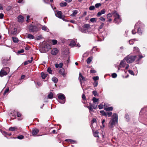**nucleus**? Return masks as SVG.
Returning a JSON list of instances; mask_svg holds the SVG:
<instances>
[{"label": "nucleus", "mask_w": 147, "mask_h": 147, "mask_svg": "<svg viewBox=\"0 0 147 147\" xmlns=\"http://www.w3.org/2000/svg\"><path fill=\"white\" fill-rule=\"evenodd\" d=\"M118 122V115L116 113H114L109 123L108 127L110 128L113 129Z\"/></svg>", "instance_id": "f257e3e1"}, {"label": "nucleus", "mask_w": 147, "mask_h": 147, "mask_svg": "<svg viewBox=\"0 0 147 147\" xmlns=\"http://www.w3.org/2000/svg\"><path fill=\"white\" fill-rule=\"evenodd\" d=\"M137 57L136 56H128L125 58V60H126L128 63H130L133 62L135 60H136Z\"/></svg>", "instance_id": "f03ea898"}, {"label": "nucleus", "mask_w": 147, "mask_h": 147, "mask_svg": "<svg viewBox=\"0 0 147 147\" xmlns=\"http://www.w3.org/2000/svg\"><path fill=\"white\" fill-rule=\"evenodd\" d=\"M90 27V25L89 24H85L82 27L80 30L82 33H87L88 32V29Z\"/></svg>", "instance_id": "7ed1b4c3"}, {"label": "nucleus", "mask_w": 147, "mask_h": 147, "mask_svg": "<svg viewBox=\"0 0 147 147\" xmlns=\"http://www.w3.org/2000/svg\"><path fill=\"white\" fill-rule=\"evenodd\" d=\"M58 98L59 100V102L61 103L64 104L65 103V95L62 94H60L58 96Z\"/></svg>", "instance_id": "20e7f679"}, {"label": "nucleus", "mask_w": 147, "mask_h": 147, "mask_svg": "<svg viewBox=\"0 0 147 147\" xmlns=\"http://www.w3.org/2000/svg\"><path fill=\"white\" fill-rule=\"evenodd\" d=\"M29 30L31 32H36L38 30V27L35 25L31 24L29 26Z\"/></svg>", "instance_id": "39448f33"}, {"label": "nucleus", "mask_w": 147, "mask_h": 147, "mask_svg": "<svg viewBox=\"0 0 147 147\" xmlns=\"http://www.w3.org/2000/svg\"><path fill=\"white\" fill-rule=\"evenodd\" d=\"M55 15L57 17L59 18H61L62 19L64 18V17L62 15V12L60 11H56L55 13Z\"/></svg>", "instance_id": "423d86ee"}, {"label": "nucleus", "mask_w": 147, "mask_h": 147, "mask_svg": "<svg viewBox=\"0 0 147 147\" xmlns=\"http://www.w3.org/2000/svg\"><path fill=\"white\" fill-rule=\"evenodd\" d=\"M38 129L36 128H35L32 130V134L33 136H35L38 133Z\"/></svg>", "instance_id": "0eeeda50"}, {"label": "nucleus", "mask_w": 147, "mask_h": 147, "mask_svg": "<svg viewBox=\"0 0 147 147\" xmlns=\"http://www.w3.org/2000/svg\"><path fill=\"white\" fill-rule=\"evenodd\" d=\"M113 15V16L115 17V20L117 18H119L120 17L119 15L117 13V11L114 10L112 11Z\"/></svg>", "instance_id": "6e6552de"}, {"label": "nucleus", "mask_w": 147, "mask_h": 147, "mask_svg": "<svg viewBox=\"0 0 147 147\" xmlns=\"http://www.w3.org/2000/svg\"><path fill=\"white\" fill-rule=\"evenodd\" d=\"M58 52V50L56 48H53L51 51V53L53 55H55L57 54Z\"/></svg>", "instance_id": "1a4fd4ad"}, {"label": "nucleus", "mask_w": 147, "mask_h": 147, "mask_svg": "<svg viewBox=\"0 0 147 147\" xmlns=\"http://www.w3.org/2000/svg\"><path fill=\"white\" fill-rule=\"evenodd\" d=\"M3 69H2L0 72V76L3 77L7 75V72L5 71Z\"/></svg>", "instance_id": "9d476101"}, {"label": "nucleus", "mask_w": 147, "mask_h": 147, "mask_svg": "<svg viewBox=\"0 0 147 147\" xmlns=\"http://www.w3.org/2000/svg\"><path fill=\"white\" fill-rule=\"evenodd\" d=\"M79 79L81 84L82 83V80L83 81L86 80L85 78L82 75L81 73H80L79 74Z\"/></svg>", "instance_id": "9b49d317"}, {"label": "nucleus", "mask_w": 147, "mask_h": 147, "mask_svg": "<svg viewBox=\"0 0 147 147\" xmlns=\"http://www.w3.org/2000/svg\"><path fill=\"white\" fill-rule=\"evenodd\" d=\"M87 107L89 109L90 112L91 111L92 112H94L93 108V105L91 103H90L89 105L87 106Z\"/></svg>", "instance_id": "f8f14e48"}, {"label": "nucleus", "mask_w": 147, "mask_h": 147, "mask_svg": "<svg viewBox=\"0 0 147 147\" xmlns=\"http://www.w3.org/2000/svg\"><path fill=\"white\" fill-rule=\"evenodd\" d=\"M126 60H125V58L123 59V61H122L120 63V67H124L126 64L125 61Z\"/></svg>", "instance_id": "ddd939ff"}, {"label": "nucleus", "mask_w": 147, "mask_h": 147, "mask_svg": "<svg viewBox=\"0 0 147 147\" xmlns=\"http://www.w3.org/2000/svg\"><path fill=\"white\" fill-rule=\"evenodd\" d=\"M106 12L105 10V9H103L100 12H98L97 14V16L98 17H99L100 16L103 14L105 13Z\"/></svg>", "instance_id": "4468645a"}, {"label": "nucleus", "mask_w": 147, "mask_h": 147, "mask_svg": "<svg viewBox=\"0 0 147 147\" xmlns=\"http://www.w3.org/2000/svg\"><path fill=\"white\" fill-rule=\"evenodd\" d=\"M59 73L64 77H65L66 76V73L65 72L64 69L62 68L60 69L59 71Z\"/></svg>", "instance_id": "2eb2a0df"}, {"label": "nucleus", "mask_w": 147, "mask_h": 147, "mask_svg": "<svg viewBox=\"0 0 147 147\" xmlns=\"http://www.w3.org/2000/svg\"><path fill=\"white\" fill-rule=\"evenodd\" d=\"M18 21L19 22H22L24 20V17L22 16H19L18 17Z\"/></svg>", "instance_id": "dca6fc26"}, {"label": "nucleus", "mask_w": 147, "mask_h": 147, "mask_svg": "<svg viewBox=\"0 0 147 147\" xmlns=\"http://www.w3.org/2000/svg\"><path fill=\"white\" fill-rule=\"evenodd\" d=\"M11 33L12 35H16L17 34V29L16 28H14L13 30L11 31Z\"/></svg>", "instance_id": "f3484780"}, {"label": "nucleus", "mask_w": 147, "mask_h": 147, "mask_svg": "<svg viewBox=\"0 0 147 147\" xmlns=\"http://www.w3.org/2000/svg\"><path fill=\"white\" fill-rule=\"evenodd\" d=\"M93 132V135L95 137H97L99 138V136L98 135V132L97 130L95 131L94 130H92Z\"/></svg>", "instance_id": "a211bd4d"}, {"label": "nucleus", "mask_w": 147, "mask_h": 147, "mask_svg": "<svg viewBox=\"0 0 147 147\" xmlns=\"http://www.w3.org/2000/svg\"><path fill=\"white\" fill-rule=\"evenodd\" d=\"M114 22L115 23L118 24L121 22V19L120 17H119V18H117L115 20L114 19Z\"/></svg>", "instance_id": "6ab92c4d"}, {"label": "nucleus", "mask_w": 147, "mask_h": 147, "mask_svg": "<svg viewBox=\"0 0 147 147\" xmlns=\"http://www.w3.org/2000/svg\"><path fill=\"white\" fill-rule=\"evenodd\" d=\"M41 75L42 78L43 79H45L48 76L47 74H46L43 72L41 73Z\"/></svg>", "instance_id": "aec40b11"}, {"label": "nucleus", "mask_w": 147, "mask_h": 147, "mask_svg": "<svg viewBox=\"0 0 147 147\" xmlns=\"http://www.w3.org/2000/svg\"><path fill=\"white\" fill-rule=\"evenodd\" d=\"M136 56L137 57L136 58V60L137 61H140L141 59L144 57L142 55H139L138 56Z\"/></svg>", "instance_id": "412c9836"}, {"label": "nucleus", "mask_w": 147, "mask_h": 147, "mask_svg": "<svg viewBox=\"0 0 147 147\" xmlns=\"http://www.w3.org/2000/svg\"><path fill=\"white\" fill-rule=\"evenodd\" d=\"M104 110L106 111H112L113 110V108L111 107H105Z\"/></svg>", "instance_id": "4be33fe9"}, {"label": "nucleus", "mask_w": 147, "mask_h": 147, "mask_svg": "<svg viewBox=\"0 0 147 147\" xmlns=\"http://www.w3.org/2000/svg\"><path fill=\"white\" fill-rule=\"evenodd\" d=\"M12 40L13 41L16 43L18 42L19 41L18 38L16 37H13Z\"/></svg>", "instance_id": "5701e85b"}, {"label": "nucleus", "mask_w": 147, "mask_h": 147, "mask_svg": "<svg viewBox=\"0 0 147 147\" xmlns=\"http://www.w3.org/2000/svg\"><path fill=\"white\" fill-rule=\"evenodd\" d=\"M55 67L56 68H61L63 66V63H60L59 64H55Z\"/></svg>", "instance_id": "b1692460"}, {"label": "nucleus", "mask_w": 147, "mask_h": 147, "mask_svg": "<svg viewBox=\"0 0 147 147\" xmlns=\"http://www.w3.org/2000/svg\"><path fill=\"white\" fill-rule=\"evenodd\" d=\"M27 38L30 39H34V37L32 34H28V36H27Z\"/></svg>", "instance_id": "393cba45"}, {"label": "nucleus", "mask_w": 147, "mask_h": 147, "mask_svg": "<svg viewBox=\"0 0 147 147\" xmlns=\"http://www.w3.org/2000/svg\"><path fill=\"white\" fill-rule=\"evenodd\" d=\"M76 45V43L74 41H71L69 44V46L72 47Z\"/></svg>", "instance_id": "a878e982"}, {"label": "nucleus", "mask_w": 147, "mask_h": 147, "mask_svg": "<svg viewBox=\"0 0 147 147\" xmlns=\"http://www.w3.org/2000/svg\"><path fill=\"white\" fill-rule=\"evenodd\" d=\"M92 57H90L88 58L87 60L86 61L87 63L88 64H89L92 61Z\"/></svg>", "instance_id": "bb28decb"}, {"label": "nucleus", "mask_w": 147, "mask_h": 147, "mask_svg": "<svg viewBox=\"0 0 147 147\" xmlns=\"http://www.w3.org/2000/svg\"><path fill=\"white\" fill-rule=\"evenodd\" d=\"M78 12L77 10H75L73 11L71 15V16H75V15L77 14Z\"/></svg>", "instance_id": "cd10ccee"}, {"label": "nucleus", "mask_w": 147, "mask_h": 147, "mask_svg": "<svg viewBox=\"0 0 147 147\" xmlns=\"http://www.w3.org/2000/svg\"><path fill=\"white\" fill-rule=\"evenodd\" d=\"M52 80L54 82V83L55 84H56L58 82V79L56 77H53L52 78Z\"/></svg>", "instance_id": "c85d7f7f"}, {"label": "nucleus", "mask_w": 147, "mask_h": 147, "mask_svg": "<svg viewBox=\"0 0 147 147\" xmlns=\"http://www.w3.org/2000/svg\"><path fill=\"white\" fill-rule=\"evenodd\" d=\"M53 94L52 92H50L48 95V97L49 99H52L53 98Z\"/></svg>", "instance_id": "c756f323"}, {"label": "nucleus", "mask_w": 147, "mask_h": 147, "mask_svg": "<svg viewBox=\"0 0 147 147\" xmlns=\"http://www.w3.org/2000/svg\"><path fill=\"white\" fill-rule=\"evenodd\" d=\"M42 29L43 30L45 31H47V32H48L49 30V29L47 28V27L45 26H43L42 28Z\"/></svg>", "instance_id": "7c9ffc66"}, {"label": "nucleus", "mask_w": 147, "mask_h": 147, "mask_svg": "<svg viewBox=\"0 0 147 147\" xmlns=\"http://www.w3.org/2000/svg\"><path fill=\"white\" fill-rule=\"evenodd\" d=\"M17 128L16 127H11L9 128V130L11 131H15L16 129H17Z\"/></svg>", "instance_id": "2f4dec72"}, {"label": "nucleus", "mask_w": 147, "mask_h": 147, "mask_svg": "<svg viewBox=\"0 0 147 147\" xmlns=\"http://www.w3.org/2000/svg\"><path fill=\"white\" fill-rule=\"evenodd\" d=\"M67 3L66 2L61 3L60 4V6L61 7H65L67 5Z\"/></svg>", "instance_id": "473e14b6"}, {"label": "nucleus", "mask_w": 147, "mask_h": 147, "mask_svg": "<svg viewBox=\"0 0 147 147\" xmlns=\"http://www.w3.org/2000/svg\"><path fill=\"white\" fill-rule=\"evenodd\" d=\"M113 15L112 12L111 13H109L107 15V19L110 18Z\"/></svg>", "instance_id": "72a5a7b5"}, {"label": "nucleus", "mask_w": 147, "mask_h": 147, "mask_svg": "<svg viewBox=\"0 0 147 147\" xmlns=\"http://www.w3.org/2000/svg\"><path fill=\"white\" fill-rule=\"evenodd\" d=\"M2 63L3 66L6 65L7 63V60L5 59L3 60L2 61Z\"/></svg>", "instance_id": "f704fd0d"}, {"label": "nucleus", "mask_w": 147, "mask_h": 147, "mask_svg": "<svg viewBox=\"0 0 147 147\" xmlns=\"http://www.w3.org/2000/svg\"><path fill=\"white\" fill-rule=\"evenodd\" d=\"M100 113L103 115L107 116V114L104 111H100Z\"/></svg>", "instance_id": "c9c22d12"}, {"label": "nucleus", "mask_w": 147, "mask_h": 147, "mask_svg": "<svg viewBox=\"0 0 147 147\" xmlns=\"http://www.w3.org/2000/svg\"><path fill=\"white\" fill-rule=\"evenodd\" d=\"M97 18H92L90 19V21L92 22H96V21Z\"/></svg>", "instance_id": "e433bc0d"}, {"label": "nucleus", "mask_w": 147, "mask_h": 147, "mask_svg": "<svg viewBox=\"0 0 147 147\" xmlns=\"http://www.w3.org/2000/svg\"><path fill=\"white\" fill-rule=\"evenodd\" d=\"M139 51V49L136 47H135L134 48V51L135 52H138Z\"/></svg>", "instance_id": "4c0bfd02"}, {"label": "nucleus", "mask_w": 147, "mask_h": 147, "mask_svg": "<svg viewBox=\"0 0 147 147\" xmlns=\"http://www.w3.org/2000/svg\"><path fill=\"white\" fill-rule=\"evenodd\" d=\"M3 69H4L5 70V71H6L7 73H9V72L10 69L8 67H6L3 68Z\"/></svg>", "instance_id": "58836bf2"}, {"label": "nucleus", "mask_w": 147, "mask_h": 147, "mask_svg": "<svg viewBox=\"0 0 147 147\" xmlns=\"http://www.w3.org/2000/svg\"><path fill=\"white\" fill-rule=\"evenodd\" d=\"M137 32L140 34H142V32L140 27H139L137 29Z\"/></svg>", "instance_id": "ea45409f"}, {"label": "nucleus", "mask_w": 147, "mask_h": 147, "mask_svg": "<svg viewBox=\"0 0 147 147\" xmlns=\"http://www.w3.org/2000/svg\"><path fill=\"white\" fill-rule=\"evenodd\" d=\"M47 71L51 74H52V70H51V68L50 67L48 68L47 69Z\"/></svg>", "instance_id": "a19ab883"}, {"label": "nucleus", "mask_w": 147, "mask_h": 147, "mask_svg": "<svg viewBox=\"0 0 147 147\" xmlns=\"http://www.w3.org/2000/svg\"><path fill=\"white\" fill-rule=\"evenodd\" d=\"M9 91V88H7L5 89L3 95H5L6 94V93H7Z\"/></svg>", "instance_id": "79ce46f5"}, {"label": "nucleus", "mask_w": 147, "mask_h": 147, "mask_svg": "<svg viewBox=\"0 0 147 147\" xmlns=\"http://www.w3.org/2000/svg\"><path fill=\"white\" fill-rule=\"evenodd\" d=\"M104 105L102 104H100L98 106V107L100 109H101L103 108Z\"/></svg>", "instance_id": "37998d69"}, {"label": "nucleus", "mask_w": 147, "mask_h": 147, "mask_svg": "<svg viewBox=\"0 0 147 147\" xmlns=\"http://www.w3.org/2000/svg\"><path fill=\"white\" fill-rule=\"evenodd\" d=\"M92 100L94 102H97L98 101V99L95 97H93L92 98Z\"/></svg>", "instance_id": "c03bdc74"}, {"label": "nucleus", "mask_w": 147, "mask_h": 147, "mask_svg": "<svg viewBox=\"0 0 147 147\" xmlns=\"http://www.w3.org/2000/svg\"><path fill=\"white\" fill-rule=\"evenodd\" d=\"M53 45H55L57 43V41L56 40H52Z\"/></svg>", "instance_id": "a18cd8bd"}, {"label": "nucleus", "mask_w": 147, "mask_h": 147, "mask_svg": "<svg viewBox=\"0 0 147 147\" xmlns=\"http://www.w3.org/2000/svg\"><path fill=\"white\" fill-rule=\"evenodd\" d=\"M95 7L94 6H91L89 7V9L90 10H92L94 9Z\"/></svg>", "instance_id": "49530a36"}, {"label": "nucleus", "mask_w": 147, "mask_h": 147, "mask_svg": "<svg viewBox=\"0 0 147 147\" xmlns=\"http://www.w3.org/2000/svg\"><path fill=\"white\" fill-rule=\"evenodd\" d=\"M93 80L95 81H96L97 80H98L99 79V77L98 76H96L95 77H94L93 78Z\"/></svg>", "instance_id": "de8ad7c7"}, {"label": "nucleus", "mask_w": 147, "mask_h": 147, "mask_svg": "<svg viewBox=\"0 0 147 147\" xmlns=\"http://www.w3.org/2000/svg\"><path fill=\"white\" fill-rule=\"evenodd\" d=\"M24 136L22 135H20L17 137V138L19 139H22L24 138Z\"/></svg>", "instance_id": "09e8293b"}, {"label": "nucleus", "mask_w": 147, "mask_h": 147, "mask_svg": "<svg viewBox=\"0 0 147 147\" xmlns=\"http://www.w3.org/2000/svg\"><path fill=\"white\" fill-rule=\"evenodd\" d=\"M104 25V23L102 22L100 25L99 27V28L100 29H101L102 28Z\"/></svg>", "instance_id": "8fccbe9b"}, {"label": "nucleus", "mask_w": 147, "mask_h": 147, "mask_svg": "<svg viewBox=\"0 0 147 147\" xmlns=\"http://www.w3.org/2000/svg\"><path fill=\"white\" fill-rule=\"evenodd\" d=\"M33 57H31V60H28L27 61L28 63H30L32 62L33 60Z\"/></svg>", "instance_id": "3c124183"}, {"label": "nucleus", "mask_w": 147, "mask_h": 147, "mask_svg": "<svg viewBox=\"0 0 147 147\" xmlns=\"http://www.w3.org/2000/svg\"><path fill=\"white\" fill-rule=\"evenodd\" d=\"M112 76L113 78H116L117 76V74L115 73H113L112 74Z\"/></svg>", "instance_id": "603ef678"}, {"label": "nucleus", "mask_w": 147, "mask_h": 147, "mask_svg": "<svg viewBox=\"0 0 147 147\" xmlns=\"http://www.w3.org/2000/svg\"><path fill=\"white\" fill-rule=\"evenodd\" d=\"M98 84V82L97 81H95L93 83V85L94 87H96L97 86Z\"/></svg>", "instance_id": "864d4df0"}, {"label": "nucleus", "mask_w": 147, "mask_h": 147, "mask_svg": "<svg viewBox=\"0 0 147 147\" xmlns=\"http://www.w3.org/2000/svg\"><path fill=\"white\" fill-rule=\"evenodd\" d=\"M101 5L100 3H97L95 5V7L96 8H98Z\"/></svg>", "instance_id": "5fc2aeb1"}, {"label": "nucleus", "mask_w": 147, "mask_h": 147, "mask_svg": "<svg viewBox=\"0 0 147 147\" xmlns=\"http://www.w3.org/2000/svg\"><path fill=\"white\" fill-rule=\"evenodd\" d=\"M99 19H100V20H101V21H103V22H104V21H105V18H103V17H100V18H99Z\"/></svg>", "instance_id": "6e6d98bb"}, {"label": "nucleus", "mask_w": 147, "mask_h": 147, "mask_svg": "<svg viewBox=\"0 0 147 147\" xmlns=\"http://www.w3.org/2000/svg\"><path fill=\"white\" fill-rule=\"evenodd\" d=\"M92 93L95 96H96L97 95V92L95 90L93 91Z\"/></svg>", "instance_id": "4d7b16f0"}, {"label": "nucleus", "mask_w": 147, "mask_h": 147, "mask_svg": "<svg viewBox=\"0 0 147 147\" xmlns=\"http://www.w3.org/2000/svg\"><path fill=\"white\" fill-rule=\"evenodd\" d=\"M68 141H69L71 143H75L76 142V141H75L74 140H71V139H69V140H68Z\"/></svg>", "instance_id": "13d9d810"}, {"label": "nucleus", "mask_w": 147, "mask_h": 147, "mask_svg": "<svg viewBox=\"0 0 147 147\" xmlns=\"http://www.w3.org/2000/svg\"><path fill=\"white\" fill-rule=\"evenodd\" d=\"M82 98L83 100H86L85 96L84 94H83L82 95Z\"/></svg>", "instance_id": "bf43d9fd"}, {"label": "nucleus", "mask_w": 147, "mask_h": 147, "mask_svg": "<svg viewBox=\"0 0 147 147\" xmlns=\"http://www.w3.org/2000/svg\"><path fill=\"white\" fill-rule=\"evenodd\" d=\"M107 115H108V116L109 117H110L111 116V115H112V113L111 112H109L107 113Z\"/></svg>", "instance_id": "052dcab7"}, {"label": "nucleus", "mask_w": 147, "mask_h": 147, "mask_svg": "<svg viewBox=\"0 0 147 147\" xmlns=\"http://www.w3.org/2000/svg\"><path fill=\"white\" fill-rule=\"evenodd\" d=\"M24 49H22L21 50L18 51V53H24Z\"/></svg>", "instance_id": "680f3d73"}, {"label": "nucleus", "mask_w": 147, "mask_h": 147, "mask_svg": "<svg viewBox=\"0 0 147 147\" xmlns=\"http://www.w3.org/2000/svg\"><path fill=\"white\" fill-rule=\"evenodd\" d=\"M129 43L130 45H133L134 43L133 40H131L129 41Z\"/></svg>", "instance_id": "e2e57ef3"}, {"label": "nucleus", "mask_w": 147, "mask_h": 147, "mask_svg": "<svg viewBox=\"0 0 147 147\" xmlns=\"http://www.w3.org/2000/svg\"><path fill=\"white\" fill-rule=\"evenodd\" d=\"M90 72L91 73H95L96 72V71L94 69H91L90 70Z\"/></svg>", "instance_id": "0e129e2a"}, {"label": "nucleus", "mask_w": 147, "mask_h": 147, "mask_svg": "<svg viewBox=\"0 0 147 147\" xmlns=\"http://www.w3.org/2000/svg\"><path fill=\"white\" fill-rule=\"evenodd\" d=\"M11 8V7L10 6H8L6 9V10L7 11H9Z\"/></svg>", "instance_id": "69168bd1"}, {"label": "nucleus", "mask_w": 147, "mask_h": 147, "mask_svg": "<svg viewBox=\"0 0 147 147\" xmlns=\"http://www.w3.org/2000/svg\"><path fill=\"white\" fill-rule=\"evenodd\" d=\"M18 3H24V1L23 0H19L18 1Z\"/></svg>", "instance_id": "338daca9"}, {"label": "nucleus", "mask_w": 147, "mask_h": 147, "mask_svg": "<svg viewBox=\"0 0 147 147\" xmlns=\"http://www.w3.org/2000/svg\"><path fill=\"white\" fill-rule=\"evenodd\" d=\"M4 16V14L3 13H1L0 14V18H3Z\"/></svg>", "instance_id": "774afa93"}]
</instances>
